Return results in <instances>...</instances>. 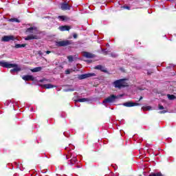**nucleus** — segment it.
Masks as SVG:
<instances>
[{
	"mask_svg": "<svg viewBox=\"0 0 176 176\" xmlns=\"http://www.w3.org/2000/svg\"><path fill=\"white\" fill-rule=\"evenodd\" d=\"M0 67H3L4 68H13L10 70L11 74L13 72H19L21 71V67L17 64H12L10 62L0 61Z\"/></svg>",
	"mask_w": 176,
	"mask_h": 176,
	"instance_id": "f257e3e1",
	"label": "nucleus"
},
{
	"mask_svg": "<svg viewBox=\"0 0 176 176\" xmlns=\"http://www.w3.org/2000/svg\"><path fill=\"white\" fill-rule=\"evenodd\" d=\"M26 32H31L32 35H29L27 37L25 38V41H31V39H39V30L36 29V28H28L26 31Z\"/></svg>",
	"mask_w": 176,
	"mask_h": 176,
	"instance_id": "f03ea898",
	"label": "nucleus"
},
{
	"mask_svg": "<svg viewBox=\"0 0 176 176\" xmlns=\"http://www.w3.org/2000/svg\"><path fill=\"white\" fill-rule=\"evenodd\" d=\"M127 82V79L118 80L113 82V85L115 87H118V89H120V87H126V86H128Z\"/></svg>",
	"mask_w": 176,
	"mask_h": 176,
	"instance_id": "7ed1b4c3",
	"label": "nucleus"
},
{
	"mask_svg": "<svg viewBox=\"0 0 176 176\" xmlns=\"http://www.w3.org/2000/svg\"><path fill=\"white\" fill-rule=\"evenodd\" d=\"M116 98H118V96H116L115 95H111L103 100V104L104 105H107V104L114 102Z\"/></svg>",
	"mask_w": 176,
	"mask_h": 176,
	"instance_id": "20e7f679",
	"label": "nucleus"
},
{
	"mask_svg": "<svg viewBox=\"0 0 176 176\" xmlns=\"http://www.w3.org/2000/svg\"><path fill=\"white\" fill-rule=\"evenodd\" d=\"M16 39H17V37L14 36H4L2 37L1 38V41L2 42H10V41H16Z\"/></svg>",
	"mask_w": 176,
	"mask_h": 176,
	"instance_id": "39448f33",
	"label": "nucleus"
},
{
	"mask_svg": "<svg viewBox=\"0 0 176 176\" xmlns=\"http://www.w3.org/2000/svg\"><path fill=\"white\" fill-rule=\"evenodd\" d=\"M70 44H71V42L67 40L56 42V46H68V45H70Z\"/></svg>",
	"mask_w": 176,
	"mask_h": 176,
	"instance_id": "423d86ee",
	"label": "nucleus"
},
{
	"mask_svg": "<svg viewBox=\"0 0 176 176\" xmlns=\"http://www.w3.org/2000/svg\"><path fill=\"white\" fill-rule=\"evenodd\" d=\"M138 105H140L139 103H136V102H127L123 104L124 107H138Z\"/></svg>",
	"mask_w": 176,
	"mask_h": 176,
	"instance_id": "0eeeda50",
	"label": "nucleus"
},
{
	"mask_svg": "<svg viewBox=\"0 0 176 176\" xmlns=\"http://www.w3.org/2000/svg\"><path fill=\"white\" fill-rule=\"evenodd\" d=\"M70 8H71V6L67 3L66 2L60 5V8L62 9V10H69Z\"/></svg>",
	"mask_w": 176,
	"mask_h": 176,
	"instance_id": "6e6552de",
	"label": "nucleus"
},
{
	"mask_svg": "<svg viewBox=\"0 0 176 176\" xmlns=\"http://www.w3.org/2000/svg\"><path fill=\"white\" fill-rule=\"evenodd\" d=\"M82 56L83 57H86L87 58H93V57H94V54H92L90 52H82Z\"/></svg>",
	"mask_w": 176,
	"mask_h": 176,
	"instance_id": "1a4fd4ad",
	"label": "nucleus"
},
{
	"mask_svg": "<svg viewBox=\"0 0 176 176\" xmlns=\"http://www.w3.org/2000/svg\"><path fill=\"white\" fill-rule=\"evenodd\" d=\"M90 76H94V74H87L79 76V79H86V78H90Z\"/></svg>",
	"mask_w": 176,
	"mask_h": 176,
	"instance_id": "9d476101",
	"label": "nucleus"
},
{
	"mask_svg": "<svg viewBox=\"0 0 176 176\" xmlns=\"http://www.w3.org/2000/svg\"><path fill=\"white\" fill-rule=\"evenodd\" d=\"M59 30L60 31H69L70 28H69V26L64 25V26L59 27Z\"/></svg>",
	"mask_w": 176,
	"mask_h": 176,
	"instance_id": "9b49d317",
	"label": "nucleus"
},
{
	"mask_svg": "<svg viewBox=\"0 0 176 176\" xmlns=\"http://www.w3.org/2000/svg\"><path fill=\"white\" fill-rule=\"evenodd\" d=\"M22 79H23V80H34V76L28 75L23 76Z\"/></svg>",
	"mask_w": 176,
	"mask_h": 176,
	"instance_id": "f8f14e48",
	"label": "nucleus"
},
{
	"mask_svg": "<svg viewBox=\"0 0 176 176\" xmlns=\"http://www.w3.org/2000/svg\"><path fill=\"white\" fill-rule=\"evenodd\" d=\"M58 19L60 20V21H67L69 20V19L66 16H59Z\"/></svg>",
	"mask_w": 176,
	"mask_h": 176,
	"instance_id": "ddd939ff",
	"label": "nucleus"
},
{
	"mask_svg": "<svg viewBox=\"0 0 176 176\" xmlns=\"http://www.w3.org/2000/svg\"><path fill=\"white\" fill-rule=\"evenodd\" d=\"M30 71L32 72H40V71H42V67H35L34 69H32Z\"/></svg>",
	"mask_w": 176,
	"mask_h": 176,
	"instance_id": "4468645a",
	"label": "nucleus"
},
{
	"mask_svg": "<svg viewBox=\"0 0 176 176\" xmlns=\"http://www.w3.org/2000/svg\"><path fill=\"white\" fill-rule=\"evenodd\" d=\"M86 101H89V99H87V98H80V99H78L77 100H75V104H76V102H86Z\"/></svg>",
	"mask_w": 176,
	"mask_h": 176,
	"instance_id": "2eb2a0df",
	"label": "nucleus"
},
{
	"mask_svg": "<svg viewBox=\"0 0 176 176\" xmlns=\"http://www.w3.org/2000/svg\"><path fill=\"white\" fill-rule=\"evenodd\" d=\"M43 87H44L45 89H53L54 86L52 84H45L43 85Z\"/></svg>",
	"mask_w": 176,
	"mask_h": 176,
	"instance_id": "dca6fc26",
	"label": "nucleus"
},
{
	"mask_svg": "<svg viewBox=\"0 0 176 176\" xmlns=\"http://www.w3.org/2000/svg\"><path fill=\"white\" fill-rule=\"evenodd\" d=\"M142 109L143 111H151L152 109V107L151 106H146V107H143Z\"/></svg>",
	"mask_w": 176,
	"mask_h": 176,
	"instance_id": "f3484780",
	"label": "nucleus"
},
{
	"mask_svg": "<svg viewBox=\"0 0 176 176\" xmlns=\"http://www.w3.org/2000/svg\"><path fill=\"white\" fill-rule=\"evenodd\" d=\"M16 49H19L20 47H25V44H16Z\"/></svg>",
	"mask_w": 176,
	"mask_h": 176,
	"instance_id": "a211bd4d",
	"label": "nucleus"
},
{
	"mask_svg": "<svg viewBox=\"0 0 176 176\" xmlns=\"http://www.w3.org/2000/svg\"><path fill=\"white\" fill-rule=\"evenodd\" d=\"M167 97L168 98V100H175L176 97L174 95H170V94H168Z\"/></svg>",
	"mask_w": 176,
	"mask_h": 176,
	"instance_id": "6ab92c4d",
	"label": "nucleus"
},
{
	"mask_svg": "<svg viewBox=\"0 0 176 176\" xmlns=\"http://www.w3.org/2000/svg\"><path fill=\"white\" fill-rule=\"evenodd\" d=\"M148 176H163L161 173H151Z\"/></svg>",
	"mask_w": 176,
	"mask_h": 176,
	"instance_id": "aec40b11",
	"label": "nucleus"
},
{
	"mask_svg": "<svg viewBox=\"0 0 176 176\" xmlns=\"http://www.w3.org/2000/svg\"><path fill=\"white\" fill-rule=\"evenodd\" d=\"M67 59L69 60V63H72V61H74V58L72 56H67Z\"/></svg>",
	"mask_w": 176,
	"mask_h": 176,
	"instance_id": "412c9836",
	"label": "nucleus"
},
{
	"mask_svg": "<svg viewBox=\"0 0 176 176\" xmlns=\"http://www.w3.org/2000/svg\"><path fill=\"white\" fill-rule=\"evenodd\" d=\"M71 163L74 164V163H76V157H73L71 160Z\"/></svg>",
	"mask_w": 176,
	"mask_h": 176,
	"instance_id": "4be33fe9",
	"label": "nucleus"
},
{
	"mask_svg": "<svg viewBox=\"0 0 176 176\" xmlns=\"http://www.w3.org/2000/svg\"><path fill=\"white\" fill-rule=\"evenodd\" d=\"M10 21H16V23H19V19L14 18V19H10Z\"/></svg>",
	"mask_w": 176,
	"mask_h": 176,
	"instance_id": "5701e85b",
	"label": "nucleus"
},
{
	"mask_svg": "<svg viewBox=\"0 0 176 176\" xmlns=\"http://www.w3.org/2000/svg\"><path fill=\"white\" fill-rule=\"evenodd\" d=\"M95 68H96V69H102V66H101V65H98V66H96Z\"/></svg>",
	"mask_w": 176,
	"mask_h": 176,
	"instance_id": "b1692460",
	"label": "nucleus"
},
{
	"mask_svg": "<svg viewBox=\"0 0 176 176\" xmlns=\"http://www.w3.org/2000/svg\"><path fill=\"white\" fill-rule=\"evenodd\" d=\"M72 72V69H67V70L65 71V74H66L67 75H68V74H69V73Z\"/></svg>",
	"mask_w": 176,
	"mask_h": 176,
	"instance_id": "393cba45",
	"label": "nucleus"
},
{
	"mask_svg": "<svg viewBox=\"0 0 176 176\" xmlns=\"http://www.w3.org/2000/svg\"><path fill=\"white\" fill-rule=\"evenodd\" d=\"M159 109H164V107L162 105H159Z\"/></svg>",
	"mask_w": 176,
	"mask_h": 176,
	"instance_id": "a878e982",
	"label": "nucleus"
},
{
	"mask_svg": "<svg viewBox=\"0 0 176 176\" xmlns=\"http://www.w3.org/2000/svg\"><path fill=\"white\" fill-rule=\"evenodd\" d=\"M123 8H124V9H128V10L130 9V8H129V6H124Z\"/></svg>",
	"mask_w": 176,
	"mask_h": 176,
	"instance_id": "bb28decb",
	"label": "nucleus"
},
{
	"mask_svg": "<svg viewBox=\"0 0 176 176\" xmlns=\"http://www.w3.org/2000/svg\"><path fill=\"white\" fill-rule=\"evenodd\" d=\"M73 36H74V38H77V36H78V35H76V34H74V35H73Z\"/></svg>",
	"mask_w": 176,
	"mask_h": 176,
	"instance_id": "cd10ccee",
	"label": "nucleus"
},
{
	"mask_svg": "<svg viewBox=\"0 0 176 176\" xmlns=\"http://www.w3.org/2000/svg\"><path fill=\"white\" fill-rule=\"evenodd\" d=\"M38 54H40V56H42V52L41 51H39Z\"/></svg>",
	"mask_w": 176,
	"mask_h": 176,
	"instance_id": "c85d7f7f",
	"label": "nucleus"
},
{
	"mask_svg": "<svg viewBox=\"0 0 176 176\" xmlns=\"http://www.w3.org/2000/svg\"><path fill=\"white\" fill-rule=\"evenodd\" d=\"M46 53H47V54H50V51H47Z\"/></svg>",
	"mask_w": 176,
	"mask_h": 176,
	"instance_id": "c756f323",
	"label": "nucleus"
},
{
	"mask_svg": "<svg viewBox=\"0 0 176 176\" xmlns=\"http://www.w3.org/2000/svg\"><path fill=\"white\" fill-rule=\"evenodd\" d=\"M166 111H161V113H166Z\"/></svg>",
	"mask_w": 176,
	"mask_h": 176,
	"instance_id": "7c9ffc66",
	"label": "nucleus"
},
{
	"mask_svg": "<svg viewBox=\"0 0 176 176\" xmlns=\"http://www.w3.org/2000/svg\"><path fill=\"white\" fill-rule=\"evenodd\" d=\"M141 100H142V96L140 97L139 101H141Z\"/></svg>",
	"mask_w": 176,
	"mask_h": 176,
	"instance_id": "2f4dec72",
	"label": "nucleus"
}]
</instances>
